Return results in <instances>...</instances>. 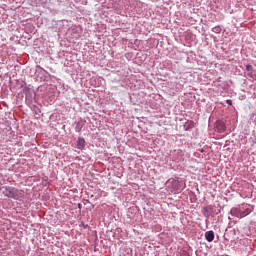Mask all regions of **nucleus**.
Here are the masks:
<instances>
[{
  "mask_svg": "<svg viewBox=\"0 0 256 256\" xmlns=\"http://www.w3.org/2000/svg\"><path fill=\"white\" fill-rule=\"evenodd\" d=\"M1 193L4 197H8L9 199H19V190L11 187V186H3L0 189Z\"/></svg>",
  "mask_w": 256,
  "mask_h": 256,
  "instance_id": "obj_1",
  "label": "nucleus"
},
{
  "mask_svg": "<svg viewBox=\"0 0 256 256\" xmlns=\"http://www.w3.org/2000/svg\"><path fill=\"white\" fill-rule=\"evenodd\" d=\"M216 129L220 133H223L225 131V129H227V127L225 126V122H223L221 120L217 121L216 122Z\"/></svg>",
  "mask_w": 256,
  "mask_h": 256,
  "instance_id": "obj_2",
  "label": "nucleus"
},
{
  "mask_svg": "<svg viewBox=\"0 0 256 256\" xmlns=\"http://www.w3.org/2000/svg\"><path fill=\"white\" fill-rule=\"evenodd\" d=\"M205 239L208 241V243H212V241L215 239V233L213 231H207L205 233Z\"/></svg>",
  "mask_w": 256,
  "mask_h": 256,
  "instance_id": "obj_3",
  "label": "nucleus"
},
{
  "mask_svg": "<svg viewBox=\"0 0 256 256\" xmlns=\"http://www.w3.org/2000/svg\"><path fill=\"white\" fill-rule=\"evenodd\" d=\"M77 149H80V151H83V149H85V139L84 138H78Z\"/></svg>",
  "mask_w": 256,
  "mask_h": 256,
  "instance_id": "obj_4",
  "label": "nucleus"
},
{
  "mask_svg": "<svg viewBox=\"0 0 256 256\" xmlns=\"http://www.w3.org/2000/svg\"><path fill=\"white\" fill-rule=\"evenodd\" d=\"M241 214H238V219H243V217H247V215H249V213H251V209L246 208L244 211L240 210Z\"/></svg>",
  "mask_w": 256,
  "mask_h": 256,
  "instance_id": "obj_5",
  "label": "nucleus"
},
{
  "mask_svg": "<svg viewBox=\"0 0 256 256\" xmlns=\"http://www.w3.org/2000/svg\"><path fill=\"white\" fill-rule=\"evenodd\" d=\"M231 215H234V217H238V218H239L238 215H241V210H240V209H237V208H233V209L231 210Z\"/></svg>",
  "mask_w": 256,
  "mask_h": 256,
  "instance_id": "obj_6",
  "label": "nucleus"
},
{
  "mask_svg": "<svg viewBox=\"0 0 256 256\" xmlns=\"http://www.w3.org/2000/svg\"><path fill=\"white\" fill-rule=\"evenodd\" d=\"M246 71H253V66L252 65H247L246 66Z\"/></svg>",
  "mask_w": 256,
  "mask_h": 256,
  "instance_id": "obj_7",
  "label": "nucleus"
},
{
  "mask_svg": "<svg viewBox=\"0 0 256 256\" xmlns=\"http://www.w3.org/2000/svg\"><path fill=\"white\" fill-rule=\"evenodd\" d=\"M226 103H227L228 105H233V101H231V100H226Z\"/></svg>",
  "mask_w": 256,
  "mask_h": 256,
  "instance_id": "obj_8",
  "label": "nucleus"
},
{
  "mask_svg": "<svg viewBox=\"0 0 256 256\" xmlns=\"http://www.w3.org/2000/svg\"><path fill=\"white\" fill-rule=\"evenodd\" d=\"M213 33H217V27L212 28Z\"/></svg>",
  "mask_w": 256,
  "mask_h": 256,
  "instance_id": "obj_9",
  "label": "nucleus"
}]
</instances>
